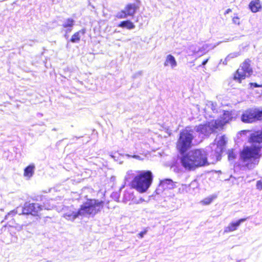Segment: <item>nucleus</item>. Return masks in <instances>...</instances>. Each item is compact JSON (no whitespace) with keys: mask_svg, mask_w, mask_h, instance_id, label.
<instances>
[{"mask_svg":"<svg viewBox=\"0 0 262 262\" xmlns=\"http://www.w3.org/2000/svg\"><path fill=\"white\" fill-rule=\"evenodd\" d=\"M246 219H241L236 222H232L224 228V233H230L234 231L237 229L241 223L245 222Z\"/></svg>","mask_w":262,"mask_h":262,"instance_id":"dca6fc26","label":"nucleus"},{"mask_svg":"<svg viewBox=\"0 0 262 262\" xmlns=\"http://www.w3.org/2000/svg\"><path fill=\"white\" fill-rule=\"evenodd\" d=\"M138 7L135 4H128L121 12H118L116 17L118 18H125L127 16H133L136 13Z\"/></svg>","mask_w":262,"mask_h":262,"instance_id":"f8f14e48","label":"nucleus"},{"mask_svg":"<svg viewBox=\"0 0 262 262\" xmlns=\"http://www.w3.org/2000/svg\"><path fill=\"white\" fill-rule=\"evenodd\" d=\"M124 179L131 181V186L141 193L146 192L153 181V174L150 170H128Z\"/></svg>","mask_w":262,"mask_h":262,"instance_id":"f03ea898","label":"nucleus"},{"mask_svg":"<svg viewBox=\"0 0 262 262\" xmlns=\"http://www.w3.org/2000/svg\"><path fill=\"white\" fill-rule=\"evenodd\" d=\"M216 104L213 103L212 101H207L204 108L205 116L206 118L208 117L211 118L215 117L214 115L217 112L216 109Z\"/></svg>","mask_w":262,"mask_h":262,"instance_id":"4468645a","label":"nucleus"},{"mask_svg":"<svg viewBox=\"0 0 262 262\" xmlns=\"http://www.w3.org/2000/svg\"><path fill=\"white\" fill-rule=\"evenodd\" d=\"M207 151L203 149L192 150L181 158L182 166L187 170L208 164Z\"/></svg>","mask_w":262,"mask_h":262,"instance_id":"20e7f679","label":"nucleus"},{"mask_svg":"<svg viewBox=\"0 0 262 262\" xmlns=\"http://www.w3.org/2000/svg\"><path fill=\"white\" fill-rule=\"evenodd\" d=\"M74 20L71 18L66 19L63 24V27L65 28H70L67 32H70L72 30V28L74 25Z\"/></svg>","mask_w":262,"mask_h":262,"instance_id":"5701e85b","label":"nucleus"},{"mask_svg":"<svg viewBox=\"0 0 262 262\" xmlns=\"http://www.w3.org/2000/svg\"><path fill=\"white\" fill-rule=\"evenodd\" d=\"M212 201V199L211 198H207L201 201V203L203 205H209Z\"/></svg>","mask_w":262,"mask_h":262,"instance_id":"bb28decb","label":"nucleus"},{"mask_svg":"<svg viewBox=\"0 0 262 262\" xmlns=\"http://www.w3.org/2000/svg\"><path fill=\"white\" fill-rule=\"evenodd\" d=\"M242 121L245 123H251L255 120L262 119V111L250 109L246 111L242 116Z\"/></svg>","mask_w":262,"mask_h":262,"instance_id":"9b49d317","label":"nucleus"},{"mask_svg":"<svg viewBox=\"0 0 262 262\" xmlns=\"http://www.w3.org/2000/svg\"><path fill=\"white\" fill-rule=\"evenodd\" d=\"M164 65L165 67H170L171 69H173L177 66V62L173 56L169 54L165 58Z\"/></svg>","mask_w":262,"mask_h":262,"instance_id":"f3484780","label":"nucleus"},{"mask_svg":"<svg viewBox=\"0 0 262 262\" xmlns=\"http://www.w3.org/2000/svg\"><path fill=\"white\" fill-rule=\"evenodd\" d=\"M103 202L90 199L83 203L80 208V213L82 216L94 215L103 208Z\"/></svg>","mask_w":262,"mask_h":262,"instance_id":"39448f33","label":"nucleus"},{"mask_svg":"<svg viewBox=\"0 0 262 262\" xmlns=\"http://www.w3.org/2000/svg\"><path fill=\"white\" fill-rule=\"evenodd\" d=\"M35 166L31 164L27 166L24 170V176L27 179L32 177L34 173Z\"/></svg>","mask_w":262,"mask_h":262,"instance_id":"a211bd4d","label":"nucleus"},{"mask_svg":"<svg viewBox=\"0 0 262 262\" xmlns=\"http://www.w3.org/2000/svg\"><path fill=\"white\" fill-rule=\"evenodd\" d=\"M79 216H82L80 213V209L77 211L73 207L66 208L63 215V217L70 221H74Z\"/></svg>","mask_w":262,"mask_h":262,"instance_id":"ddd939ff","label":"nucleus"},{"mask_svg":"<svg viewBox=\"0 0 262 262\" xmlns=\"http://www.w3.org/2000/svg\"><path fill=\"white\" fill-rule=\"evenodd\" d=\"M182 187H187V186L186 185H182Z\"/></svg>","mask_w":262,"mask_h":262,"instance_id":"4c0bfd02","label":"nucleus"},{"mask_svg":"<svg viewBox=\"0 0 262 262\" xmlns=\"http://www.w3.org/2000/svg\"><path fill=\"white\" fill-rule=\"evenodd\" d=\"M250 146L245 147L241 154V160L244 166L252 169L258 164L262 148V131L253 133L250 135Z\"/></svg>","mask_w":262,"mask_h":262,"instance_id":"f257e3e1","label":"nucleus"},{"mask_svg":"<svg viewBox=\"0 0 262 262\" xmlns=\"http://www.w3.org/2000/svg\"><path fill=\"white\" fill-rule=\"evenodd\" d=\"M193 134V131L189 127L181 132L177 147L181 153L184 152L191 147L192 140L194 137Z\"/></svg>","mask_w":262,"mask_h":262,"instance_id":"423d86ee","label":"nucleus"},{"mask_svg":"<svg viewBox=\"0 0 262 262\" xmlns=\"http://www.w3.org/2000/svg\"><path fill=\"white\" fill-rule=\"evenodd\" d=\"M143 201H144V200H143V199H141L140 200V201H138V202H135V203L138 204V203H139L140 202H143Z\"/></svg>","mask_w":262,"mask_h":262,"instance_id":"f704fd0d","label":"nucleus"},{"mask_svg":"<svg viewBox=\"0 0 262 262\" xmlns=\"http://www.w3.org/2000/svg\"><path fill=\"white\" fill-rule=\"evenodd\" d=\"M249 8L253 12H258L261 8V5L259 0L252 1L249 4Z\"/></svg>","mask_w":262,"mask_h":262,"instance_id":"6ab92c4d","label":"nucleus"},{"mask_svg":"<svg viewBox=\"0 0 262 262\" xmlns=\"http://www.w3.org/2000/svg\"><path fill=\"white\" fill-rule=\"evenodd\" d=\"M231 11V10L230 9H228L226 11H225V14H228L229 13V12H230Z\"/></svg>","mask_w":262,"mask_h":262,"instance_id":"473e14b6","label":"nucleus"},{"mask_svg":"<svg viewBox=\"0 0 262 262\" xmlns=\"http://www.w3.org/2000/svg\"><path fill=\"white\" fill-rule=\"evenodd\" d=\"M134 199V192L132 189H129L128 190H126L124 192L123 195V201L125 203L133 201Z\"/></svg>","mask_w":262,"mask_h":262,"instance_id":"aec40b11","label":"nucleus"},{"mask_svg":"<svg viewBox=\"0 0 262 262\" xmlns=\"http://www.w3.org/2000/svg\"><path fill=\"white\" fill-rule=\"evenodd\" d=\"M239 55V52H233L232 53H230L229 54L225 59V61L223 62L224 64H226L227 63V61L230 60L231 59H233L234 58L237 57Z\"/></svg>","mask_w":262,"mask_h":262,"instance_id":"393cba45","label":"nucleus"},{"mask_svg":"<svg viewBox=\"0 0 262 262\" xmlns=\"http://www.w3.org/2000/svg\"><path fill=\"white\" fill-rule=\"evenodd\" d=\"M226 142L227 139L225 136H217L215 138L214 143L211 147L212 149V151L214 152L213 161L219 160L221 154L224 148V146Z\"/></svg>","mask_w":262,"mask_h":262,"instance_id":"1a4fd4ad","label":"nucleus"},{"mask_svg":"<svg viewBox=\"0 0 262 262\" xmlns=\"http://www.w3.org/2000/svg\"><path fill=\"white\" fill-rule=\"evenodd\" d=\"M250 61L249 59L246 60L242 64L241 67L236 71L234 76V79L241 83L242 80L245 79L252 73V70L250 67Z\"/></svg>","mask_w":262,"mask_h":262,"instance_id":"6e6552de","label":"nucleus"},{"mask_svg":"<svg viewBox=\"0 0 262 262\" xmlns=\"http://www.w3.org/2000/svg\"><path fill=\"white\" fill-rule=\"evenodd\" d=\"M216 46L206 44L200 47L196 45H192L187 49V53L188 56L200 57L206 54L209 50L213 49Z\"/></svg>","mask_w":262,"mask_h":262,"instance_id":"9d476101","label":"nucleus"},{"mask_svg":"<svg viewBox=\"0 0 262 262\" xmlns=\"http://www.w3.org/2000/svg\"><path fill=\"white\" fill-rule=\"evenodd\" d=\"M118 27L132 30L135 28V25L130 20H125L121 22Z\"/></svg>","mask_w":262,"mask_h":262,"instance_id":"412c9836","label":"nucleus"},{"mask_svg":"<svg viewBox=\"0 0 262 262\" xmlns=\"http://www.w3.org/2000/svg\"><path fill=\"white\" fill-rule=\"evenodd\" d=\"M54 207V201L50 200L49 202L45 203L41 206L38 203H32L26 205L24 209V213L31 214L33 215H37L38 213L44 208L45 209L50 210Z\"/></svg>","mask_w":262,"mask_h":262,"instance_id":"0eeeda50","label":"nucleus"},{"mask_svg":"<svg viewBox=\"0 0 262 262\" xmlns=\"http://www.w3.org/2000/svg\"><path fill=\"white\" fill-rule=\"evenodd\" d=\"M146 234V231L141 232L139 233V236L140 238L143 237L144 235Z\"/></svg>","mask_w":262,"mask_h":262,"instance_id":"7c9ffc66","label":"nucleus"},{"mask_svg":"<svg viewBox=\"0 0 262 262\" xmlns=\"http://www.w3.org/2000/svg\"><path fill=\"white\" fill-rule=\"evenodd\" d=\"M256 188L258 190H262V181L258 180L256 182Z\"/></svg>","mask_w":262,"mask_h":262,"instance_id":"cd10ccee","label":"nucleus"},{"mask_svg":"<svg viewBox=\"0 0 262 262\" xmlns=\"http://www.w3.org/2000/svg\"><path fill=\"white\" fill-rule=\"evenodd\" d=\"M250 84L251 86H253L255 88H257V87L260 86V85H258L256 83H250Z\"/></svg>","mask_w":262,"mask_h":262,"instance_id":"2f4dec72","label":"nucleus"},{"mask_svg":"<svg viewBox=\"0 0 262 262\" xmlns=\"http://www.w3.org/2000/svg\"><path fill=\"white\" fill-rule=\"evenodd\" d=\"M132 157L135 158V159L139 160H142L143 159V158H141L140 156H138V155H134V156H132Z\"/></svg>","mask_w":262,"mask_h":262,"instance_id":"c756f323","label":"nucleus"},{"mask_svg":"<svg viewBox=\"0 0 262 262\" xmlns=\"http://www.w3.org/2000/svg\"><path fill=\"white\" fill-rule=\"evenodd\" d=\"M85 32L83 30H80L74 34L71 38V41L73 43L79 42L81 37L84 34Z\"/></svg>","mask_w":262,"mask_h":262,"instance_id":"4be33fe9","label":"nucleus"},{"mask_svg":"<svg viewBox=\"0 0 262 262\" xmlns=\"http://www.w3.org/2000/svg\"><path fill=\"white\" fill-rule=\"evenodd\" d=\"M233 23L235 24H239V18L237 16L234 17L232 19Z\"/></svg>","mask_w":262,"mask_h":262,"instance_id":"c85d7f7f","label":"nucleus"},{"mask_svg":"<svg viewBox=\"0 0 262 262\" xmlns=\"http://www.w3.org/2000/svg\"><path fill=\"white\" fill-rule=\"evenodd\" d=\"M249 131H246V130H244L243 131V133H249Z\"/></svg>","mask_w":262,"mask_h":262,"instance_id":"e433bc0d","label":"nucleus"},{"mask_svg":"<svg viewBox=\"0 0 262 262\" xmlns=\"http://www.w3.org/2000/svg\"><path fill=\"white\" fill-rule=\"evenodd\" d=\"M229 160L231 161L235 159L237 154L233 150H229L228 152Z\"/></svg>","mask_w":262,"mask_h":262,"instance_id":"a878e982","label":"nucleus"},{"mask_svg":"<svg viewBox=\"0 0 262 262\" xmlns=\"http://www.w3.org/2000/svg\"><path fill=\"white\" fill-rule=\"evenodd\" d=\"M208 59H207L206 60L202 62V65H203V66L205 65L207 63V62H208Z\"/></svg>","mask_w":262,"mask_h":262,"instance_id":"72a5a7b5","label":"nucleus"},{"mask_svg":"<svg viewBox=\"0 0 262 262\" xmlns=\"http://www.w3.org/2000/svg\"><path fill=\"white\" fill-rule=\"evenodd\" d=\"M175 187L174 183L171 179H166L161 180L158 189L157 191L162 190L171 189Z\"/></svg>","mask_w":262,"mask_h":262,"instance_id":"2eb2a0df","label":"nucleus"},{"mask_svg":"<svg viewBox=\"0 0 262 262\" xmlns=\"http://www.w3.org/2000/svg\"><path fill=\"white\" fill-rule=\"evenodd\" d=\"M233 112L223 111L221 114L220 120H212L204 124H200L195 127V130L201 138L207 136L215 131V129L221 127L226 123L231 121L234 117Z\"/></svg>","mask_w":262,"mask_h":262,"instance_id":"7ed1b4c3","label":"nucleus"},{"mask_svg":"<svg viewBox=\"0 0 262 262\" xmlns=\"http://www.w3.org/2000/svg\"><path fill=\"white\" fill-rule=\"evenodd\" d=\"M198 187V183L196 181H193L191 182L189 186L186 190L187 192L189 193H192L193 191L195 190V189L197 188Z\"/></svg>","mask_w":262,"mask_h":262,"instance_id":"b1692460","label":"nucleus"},{"mask_svg":"<svg viewBox=\"0 0 262 262\" xmlns=\"http://www.w3.org/2000/svg\"><path fill=\"white\" fill-rule=\"evenodd\" d=\"M23 229V226H20L19 227V230H21Z\"/></svg>","mask_w":262,"mask_h":262,"instance_id":"c9c22d12","label":"nucleus"}]
</instances>
